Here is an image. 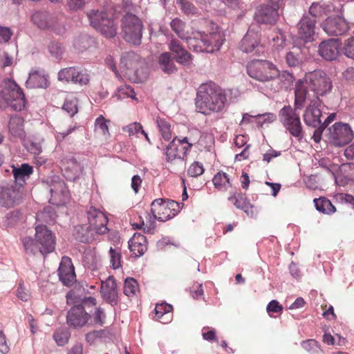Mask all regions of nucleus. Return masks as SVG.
Returning <instances> with one entry per match:
<instances>
[{
    "instance_id": "3",
    "label": "nucleus",
    "mask_w": 354,
    "mask_h": 354,
    "mask_svg": "<svg viewBox=\"0 0 354 354\" xmlns=\"http://www.w3.org/2000/svg\"><path fill=\"white\" fill-rule=\"evenodd\" d=\"M247 72L248 75L260 82L266 84V90L263 93L268 92L267 86H270V84L276 79L279 75V69L271 62L257 59L250 62L247 66Z\"/></svg>"
},
{
    "instance_id": "51",
    "label": "nucleus",
    "mask_w": 354,
    "mask_h": 354,
    "mask_svg": "<svg viewBox=\"0 0 354 354\" xmlns=\"http://www.w3.org/2000/svg\"><path fill=\"white\" fill-rule=\"evenodd\" d=\"M90 80L88 73L85 71L77 67L75 77L73 84L80 86L86 85Z\"/></svg>"
},
{
    "instance_id": "23",
    "label": "nucleus",
    "mask_w": 354,
    "mask_h": 354,
    "mask_svg": "<svg viewBox=\"0 0 354 354\" xmlns=\"http://www.w3.org/2000/svg\"><path fill=\"white\" fill-rule=\"evenodd\" d=\"M316 20L304 15L298 24V35L305 42L310 41L315 34Z\"/></svg>"
},
{
    "instance_id": "49",
    "label": "nucleus",
    "mask_w": 354,
    "mask_h": 354,
    "mask_svg": "<svg viewBox=\"0 0 354 354\" xmlns=\"http://www.w3.org/2000/svg\"><path fill=\"white\" fill-rule=\"evenodd\" d=\"M212 182L215 187L218 189L225 187L227 184L231 186L228 176L224 172H218L213 178Z\"/></svg>"
},
{
    "instance_id": "35",
    "label": "nucleus",
    "mask_w": 354,
    "mask_h": 354,
    "mask_svg": "<svg viewBox=\"0 0 354 354\" xmlns=\"http://www.w3.org/2000/svg\"><path fill=\"white\" fill-rule=\"evenodd\" d=\"M172 310L173 307L170 304L166 303L156 304L154 309L156 317L163 324L168 323L172 317Z\"/></svg>"
},
{
    "instance_id": "62",
    "label": "nucleus",
    "mask_w": 354,
    "mask_h": 354,
    "mask_svg": "<svg viewBox=\"0 0 354 354\" xmlns=\"http://www.w3.org/2000/svg\"><path fill=\"white\" fill-rule=\"evenodd\" d=\"M16 295L18 299L23 301H28L30 297V293L29 290L21 283L19 285Z\"/></svg>"
},
{
    "instance_id": "59",
    "label": "nucleus",
    "mask_w": 354,
    "mask_h": 354,
    "mask_svg": "<svg viewBox=\"0 0 354 354\" xmlns=\"http://www.w3.org/2000/svg\"><path fill=\"white\" fill-rule=\"evenodd\" d=\"M109 254L111 260L110 262L111 263V266L113 269H118L121 267V254L118 250L111 248L109 250Z\"/></svg>"
},
{
    "instance_id": "63",
    "label": "nucleus",
    "mask_w": 354,
    "mask_h": 354,
    "mask_svg": "<svg viewBox=\"0 0 354 354\" xmlns=\"http://www.w3.org/2000/svg\"><path fill=\"white\" fill-rule=\"evenodd\" d=\"M129 247L136 256L140 257L147 251V245H138L135 243H129Z\"/></svg>"
},
{
    "instance_id": "6",
    "label": "nucleus",
    "mask_w": 354,
    "mask_h": 354,
    "mask_svg": "<svg viewBox=\"0 0 354 354\" xmlns=\"http://www.w3.org/2000/svg\"><path fill=\"white\" fill-rule=\"evenodd\" d=\"M279 118L283 127L289 133L300 142L304 137V131L299 114L290 106H285L279 113Z\"/></svg>"
},
{
    "instance_id": "24",
    "label": "nucleus",
    "mask_w": 354,
    "mask_h": 354,
    "mask_svg": "<svg viewBox=\"0 0 354 354\" xmlns=\"http://www.w3.org/2000/svg\"><path fill=\"white\" fill-rule=\"evenodd\" d=\"M278 16V10L276 8L263 5L257 10L254 17L258 23L268 24L274 23Z\"/></svg>"
},
{
    "instance_id": "56",
    "label": "nucleus",
    "mask_w": 354,
    "mask_h": 354,
    "mask_svg": "<svg viewBox=\"0 0 354 354\" xmlns=\"http://www.w3.org/2000/svg\"><path fill=\"white\" fill-rule=\"evenodd\" d=\"M205 169L202 163L195 161L187 169V174L191 177H198L202 175Z\"/></svg>"
},
{
    "instance_id": "37",
    "label": "nucleus",
    "mask_w": 354,
    "mask_h": 354,
    "mask_svg": "<svg viewBox=\"0 0 354 354\" xmlns=\"http://www.w3.org/2000/svg\"><path fill=\"white\" fill-rule=\"evenodd\" d=\"M156 124L162 139L169 141L173 138L171 124L167 120L158 117L156 119Z\"/></svg>"
},
{
    "instance_id": "8",
    "label": "nucleus",
    "mask_w": 354,
    "mask_h": 354,
    "mask_svg": "<svg viewBox=\"0 0 354 354\" xmlns=\"http://www.w3.org/2000/svg\"><path fill=\"white\" fill-rule=\"evenodd\" d=\"M24 198L23 187L15 182L0 184V206L10 208L20 204Z\"/></svg>"
},
{
    "instance_id": "22",
    "label": "nucleus",
    "mask_w": 354,
    "mask_h": 354,
    "mask_svg": "<svg viewBox=\"0 0 354 354\" xmlns=\"http://www.w3.org/2000/svg\"><path fill=\"white\" fill-rule=\"evenodd\" d=\"M168 48L173 53L178 63L185 66L191 64L192 60V55L185 49L178 39L172 37L168 44Z\"/></svg>"
},
{
    "instance_id": "7",
    "label": "nucleus",
    "mask_w": 354,
    "mask_h": 354,
    "mask_svg": "<svg viewBox=\"0 0 354 354\" xmlns=\"http://www.w3.org/2000/svg\"><path fill=\"white\" fill-rule=\"evenodd\" d=\"M303 80L306 82V88L315 93V98L328 95L333 88L330 78L322 70H315L309 73Z\"/></svg>"
},
{
    "instance_id": "36",
    "label": "nucleus",
    "mask_w": 354,
    "mask_h": 354,
    "mask_svg": "<svg viewBox=\"0 0 354 354\" xmlns=\"http://www.w3.org/2000/svg\"><path fill=\"white\" fill-rule=\"evenodd\" d=\"M305 48H301L297 46L292 47V50L286 53V63L290 67L299 66L304 59V51Z\"/></svg>"
},
{
    "instance_id": "60",
    "label": "nucleus",
    "mask_w": 354,
    "mask_h": 354,
    "mask_svg": "<svg viewBox=\"0 0 354 354\" xmlns=\"http://www.w3.org/2000/svg\"><path fill=\"white\" fill-rule=\"evenodd\" d=\"M342 51L347 57L354 58V37H350L345 41Z\"/></svg>"
},
{
    "instance_id": "13",
    "label": "nucleus",
    "mask_w": 354,
    "mask_h": 354,
    "mask_svg": "<svg viewBox=\"0 0 354 354\" xmlns=\"http://www.w3.org/2000/svg\"><path fill=\"white\" fill-rule=\"evenodd\" d=\"M87 218L89 231H93L98 234H104L107 232L108 218L102 212L91 207L87 211Z\"/></svg>"
},
{
    "instance_id": "29",
    "label": "nucleus",
    "mask_w": 354,
    "mask_h": 354,
    "mask_svg": "<svg viewBox=\"0 0 354 354\" xmlns=\"http://www.w3.org/2000/svg\"><path fill=\"white\" fill-rule=\"evenodd\" d=\"M203 37H205V40L208 41L207 45L205 46V51L207 53L219 50L225 41L223 35L219 31L212 32L209 34L203 32Z\"/></svg>"
},
{
    "instance_id": "1",
    "label": "nucleus",
    "mask_w": 354,
    "mask_h": 354,
    "mask_svg": "<svg viewBox=\"0 0 354 354\" xmlns=\"http://www.w3.org/2000/svg\"><path fill=\"white\" fill-rule=\"evenodd\" d=\"M225 102L226 97L223 91L214 83L201 85L197 92L196 106L198 111L204 115L221 111Z\"/></svg>"
},
{
    "instance_id": "12",
    "label": "nucleus",
    "mask_w": 354,
    "mask_h": 354,
    "mask_svg": "<svg viewBox=\"0 0 354 354\" xmlns=\"http://www.w3.org/2000/svg\"><path fill=\"white\" fill-rule=\"evenodd\" d=\"M328 131L330 142L338 147L348 144L354 136L351 127L342 122H335Z\"/></svg>"
},
{
    "instance_id": "16",
    "label": "nucleus",
    "mask_w": 354,
    "mask_h": 354,
    "mask_svg": "<svg viewBox=\"0 0 354 354\" xmlns=\"http://www.w3.org/2000/svg\"><path fill=\"white\" fill-rule=\"evenodd\" d=\"M324 32L329 36H342L349 29L347 21L342 17H330L322 24Z\"/></svg>"
},
{
    "instance_id": "48",
    "label": "nucleus",
    "mask_w": 354,
    "mask_h": 354,
    "mask_svg": "<svg viewBox=\"0 0 354 354\" xmlns=\"http://www.w3.org/2000/svg\"><path fill=\"white\" fill-rule=\"evenodd\" d=\"M108 123H109V120H106L102 115H100L95 122V132L103 136L109 134Z\"/></svg>"
},
{
    "instance_id": "5",
    "label": "nucleus",
    "mask_w": 354,
    "mask_h": 354,
    "mask_svg": "<svg viewBox=\"0 0 354 354\" xmlns=\"http://www.w3.org/2000/svg\"><path fill=\"white\" fill-rule=\"evenodd\" d=\"M121 35L128 43L140 45L142 37L143 24L142 21L135 15L126 14L121 21Z\"/></svg>"
},
{
    "instance_id": "45",
    "label": "nucleus",
    "mask_w": 354,
    "mask_h": 354,
    "mask_svg": "<svg viewBox=\"0 0 354 354\" xmlns=\"http://www.w3.org/2000/svg\"><path fill=\"white\" fill-rule=\"evenodd\" d=\"M170 26L180 39L183 40L187 38L188 34L185 31V24L182 20L178 18L174 19L170 23Z\"/></svg>"
},
{
    "instance_id": "53",
    "label": "nucleus",
    "mask_w": 354,
    "mask_h": 354,
    "mask_svg": "<svg viewBox=\"0 0 354 354\" xmlns=\"http://www.w3.org/2000/svg\"><path fill=\"white\" fill-rule=\"evenodd\" d=\"M88 231H86L83 226L79 225L75 227L73 236L80 242L86 243L90 240Z\"/></svg>"
},
{
    "instance_id": "20",
    "label": "nucleus",
    "mask_w": 354,
    "mask_h": 354,
    "mask_svg": "<svg viewBox=\"0 0 354 354\" xmlns=\"http://www.w3.org/2000/svg\"><path fill=\"white\" fill-rule=\"evenodd\" d=\"M100 292L104 300L111 306H115L118 304V286L115 279L113 276H109L105 281H102Z\"/></svg>"
},
{
    "instance_id": "14",
    "label": "nucleus",
    "mask_w": 354,
    "mask_h": 354,
    "mask_svg": "<svg viewBox=\"0 0 354 354\" xmlns=\"http://www.w3.org/2000/svg\"><path fill=\"white\" fill-rule=\"evenodd\" d=\"M35 238L40 245L41 254H48L55 249V240L51 231L46 225H37L35 227Z\"/></svg>"
},
{
    "instance_id": "26",
    "label": "nucleus",
    "mask_w": 354,
    "mask_h": 354,
    "mask_svg": "<svg viewBox=\"0 0 354 354\" xmlns=\"http://www.w3.org/2000/svg\"><path fill=\"white\" fill-rule=\"evenodd\" d=\"M205 37H203V32H192L191 35L187 36L183 40H185L189 49L197 52H205V46L207 45L208 41L205 40Z\"/></svg>"
},
{
    "instance_id": "46",
    "label": "nucleus",
    "mask_w": 354,
    "mask_h": 354,
    "mask_svg": "<svg viewBox=\"0 0 354 354\" xmlns=\"http://www.w3.org/2000/svg\"><path fill=\"white\" fill-rule=\"evenodd\" d=\"M138 290V283L137 281L132 278L128 277L124 283V293L127 297H131L136 295Z\"/></svg>"
},
{
    "instance_id": "42",
    "label": "nucleus",
    "mask_w": 354,
    "mask_h": 354,
    "mask_svg": "<svg viewBox=\"0 0 354 354\" xmlns=\"http://www.w3.org/2000/svg\"><path fill=\"white\" fill-rule=\"evenodd\" d=\"M62 109L68 113L71 117H73L78 111L77 98L72 94L68 95L65 97Z\"/></svg>"
},
{
    "instance_id": "44",
    "label": "nucleus",
    "mask_w": 354,
    "mask_h": 354,
    "mask_svg": "<svg viewBox=\"0 0 354 354\" xmlns=\"http://www.w3.org/2000/svg\"><path fill=\"white\" fill-rule=\"evenodd\" d=\"M77 67H68L61 69L57 75V79L60 82H74Z\"/></svg>"
},
{
    "instance_id": "38",
    "label": "nucleus",
    "mask_w": 354,
    "mask_h": 354,
    "mask_svg": "<svg viewBox=\"0 0 354 354\" xmlns=\"http://www.w3.org/2000/svg\"><path fill=\"white\" fill-rule=\"evenodd\" d=\"M330 10L329 5L325 3H313L309 8L308 13L306 15H309L310 18L315 19L317 17L326 15Z\"/></svg>"
},
{
    "instance_id": "2",
    "label": "nucleus",
    "mask_w": 354,
    "mask_h": 354,
    "mask_svg": "<svg viewBox=\"0 0 354 354\" xmlns=\"http://www.w3.org/2000/svg\"><path fill=\"white\" fill-rule=\"evenodd\" d=\"M194 140L188 137L175 136L165 149L167 162L176 171H183L186 168V160L191 150Z\"/></svg>"
},
{
    "instance_id": "55",
    "label": "nucleus",
    "mask_w": 354,
    "mask_h": 354,
    "mask_svg": "<svg viewBox=\"0 0 354 354\" xmlns=\"http://www.w3.org/2000/svg\"><path fill=\"white\" fill-rule=\"evenodd\" d=\"M229 201H232L234 205L238 208L244 210L247 212V209L250 206V203L244 198L241 195L232 196L229 198Z\"/></svg>"
},
{
    "instance_id": "64",
    "label": "nucleus",
    "mask_w": 354,
    "mask_h": 354,
    "mask_svg": "<svg viewBox=\"0 0 354 354\" xmlns=\"http://www.w3.org/2000/svg\"><path fill=\"white\" fill-rule=\"evenodd\" d=\"M254 118L258 120V123L261 124V126H262L264 123H271L276 118L275 115L271 113L258 114L254 115Z\"/></svg>"
},
{
    "instance_id": "39",
    "label": "nucleus",
    "mask_w": 354,
    "mask_h": 354,
    "mask_svg": "<svg viewBox=\"0 0 354 354\" xmlns=\"http://www.w3.org/2000/svg\"><path fill=\"white\" fill-rule=\"evenodd\" d=\"M313 202L316 209L324 214L334 213L336 210L335 206L326 198H315Z\"/></svg>"
},
{
    "instance_id": "43",
    "label": "nucleus",
    "mask_w": 354,
    "mask_h": 354,
    "mask_svg": "<svg viewBox=\"0 0 354 354\" xmlns=\"http://www.w3.org/2000/svg\"><path fill=\"white\" fill-rule=\"evenodd\" d=\"M335 117L336 113H330L323 122H321L320 126L314 131L313 135V139L315 142L318 143L320 142L323 131L330 123L335 120Z\"/></svg>"
},
{
    "instance_id": "41",
    "label": "nucleus",
    "mask_w": 354,
    "mask_h": 354,
    "mask_svg": "<svg viewBox=\"0 0 354 354\" xmlns=\"http://www.w3.org/2000/svg\"><path fill=\"white\" fill-rule=\"evenodd\" d=\"M24 250L26 254L35 255L37 253H41L40 245L37 240H34L30 236H26L21 240Z\"/></svg>"
},
{
    "instance_id": "50",
    "label": "nucleus",
    "mask_w": 354,
    "mask_h": 354,
    "mask_svg": "<svg viewBox=\"0 0 354 354\" xmlns=\"http://www.w3.org/2000/svg\"><path fill=\"white\" fill-rule=\"evenodd\" d=\"M301 345L309 354H318L321 351L318 342L313 339L303 341Z\"/></svg>"
},
{
    "instance_id": "9",
    "label": "nucleus",
    "mask_w": 354,
    "mask_h": 354,
    "mask_svg": "<svg viewBox=\"0 0 354 354\" xmlns=\"http://www.w3.org/2000/svg\"><path fill=\"white\" fill-rule=\"evenodd\" d=\"M0 98L3 99L15 111H21L25 106L26 100L24 94L14 80H8L5 82Z\"/></svg>"
},
{
    "instance_id": "27",
    "label": "nucleus",
    "mask_w": 354,
    "mask_h": 354,
    "mask_svg": "<svg viewBox=\"0 0 354 354\" xmlns=\"http://www.w3.org/2000/svg\"><path fill=\"white\" fill-rule=\"evenodd\" d=\"M259 35L252 30H248L241 41L240 48L245 53H252L259 47Z\"/></svg>"
},
{
    "instance_id": "33",
    "label": "nucleus",
    "mask_w": 354,
    "mask_h": 354,
    "mask_svg": "<svg viewBox=\"0 0 354 354\" xmlns=\"http://www.w3.org/2000/svg\"><path fill=\"white\" fill-rule=\"evenodd\" d=\"M33 169L28 164L24 163L19 167H12V173L15 183L21 187L26 179L32 173Z\"/></svg>"
},
{
    "instance_id": "32",
    "label": "nucleus",
    "mask_w": 354,
    "mask_h": 354,
    "mask_svg": "<svg viewBox=\"0 0 354 354\" xmlns=\"http://www.w3.org/2000/svg\"><path fill=\"white\" fill-rule=\"evenodd\" d=\"M26 84L28 88H46L48 86V80L44 73L35 70L29 73Z\"/></svg>"
},
{
    "instance_id": "25",
    "label": "nucleus",
    "mask_w": 354,
    "mask_h": 354,
    "mask_svg": "<svg viewBox=\"0 0 354 354\" xmlns=\"http://www.w3.org/2000/svg\"><path fill=\"white\" fill-rule=\"evenodd\" d=\"M295 77L291 73L287 71L280 73L276 76V79L272 82L270 86H267V90L270 91L277 92L280 89H288L293 83Z\"/></svg>"
},
{
    "instance_id": "31",
    "label": "nucleus",
    "mask_w": 354,
    "mask_h": 354,
    "mask_svg": "<svg viewBox=\"0 0 354 354\" xmlns=\"http://www.w3.org/2000/svg\"><path fill=\"white\" fill-rule=\"evenodd\" d=\"M82 172L81 165L74 158L66 159L64 163V176L70 180H75Z\"/></svg>"
},
{
    "instance_id": "28",
    "label": "nucleus",
    "mask_w": 354,
    "mask_h": 354,
    "mask_svg": "<svg viewBox=\"0 0 354 354\" xmlns=\"http://www.w3.org/2000/svg\"><path fill=\"white\" fill-rule=\"evenodd\" d=\"M174 58L169 52H165L160 55L158 63L159 68L164 73L171 75L177 72L178 68L174 62Z\"/></svg>"
},
{
    "instance_id": "34",
    "label": "nucleus",
    "mask_w": 354,
    "mask_h": 354,
    "mask_svg": "<svg viewBox=\"0 0 354 354\" xmlns=\"http://www.w3.org/2000/svg\"><path fill=\"white\" fill-rule=\"evenodd\" d=\"M54 17L46 11H37L32 14L31 19L39 28L48 29Z\"/></svg>"
},
{
    "instance_id": "10",
    "label": "nucleus",
    "mask_w": 354,
    "mask_h": 354,
    "mask_svg": "<svg viewBox=\"0 0 354 354\" xmlns=\"http://www.w3.org/2000/svg\"><path fill=\"white\" fill-rule=\"evenodd\" d=\"M178 203L174 201H164L162 198L154 200L151 205V212L154 220L165 222L177 214Z\"/></svg>"
},
{
    "instance_id": "18",
    "label": "nucleus",
    "mask_w": 354,
    "mask_h": 354,
    "mask_svg": "<svg viewBox=\"0 0 354 354\" xmlns=\"http://www.w3.org/2000/svg\"><path fill=\"white\" fill-rule=\"evenodd\" d=\"M90 317L82 306L77 305L68 310L67 323L74 328H82L88 322Z\"/></svg>"
},
{
    "instance_id": "58",
    "label": "nucleus",
    "mask_w": 354,
    "mask_h": 354,
    "mask_svg": "<svg viewBox=\"0 0 354 354\" xmlns=\"http://www.w3.org/2000/svg\"><path fill=\"white\" fill-rule=\"evenodd\" d=\"M48 30H50L58 35H63L66 30L63 23L59 21L56 17H54V18L51 19V24Z\"/></svg>"
},
{
    "instance_id": "52",
    "label": "nucleus",
    "mask_w": 354,
    "mask_h": 354,
    "mask_svg": "<svg viewBox=\"0 0 354 354\" xmlns=\"http://www.w3.org/2000/svg\"><path fill=\"white\" fill-rule=\"evenodd\" d=\"M21 123L22 120L21 118L19 117H12L10 118L9 123H8V127L10 131L15 135L21 136Z\"/></svg>"
},
{
    "instance_id": "15",
    "label": "nucleus",
    "mask_w": 354,
    "mask_h": 354,
    "mask_svg": "<svg viewBox=\"0 0 354 354\" xmlns=\"http://www.w3.org/2000/svg\"><path fill=\"white\" fill-rule=\"evenodd\" d=\"M322 101L319 98L312 100L310 104L306 106L304 115V122L308 127L317 129L320 126L322 111L319 108Z\"/></svg>"
},
{
    "instance_id": "57",
    "label": "nucleus",
    "mask_w": 354,
    "mask_h": 354,
    "mask_svg": "<svg viewBox=\"0 0 354 354\" xmlns=\"http://www.w3.org/2000/svg\"><path fill=\"white\" fill-rule=\"evenodd\" d=\"M53 338L59 346H64L68 342L69 333L66 330L59 329L55 332Z\"/></svg>"
},
{
    "instance_id": "4",
    "label": "nucleus",
    "mask_w": 354,
    "mask_h": 354,
    "mask_svg": "<svg viewBox=\"0 0 354 354\" xmlns=\"http://www.w3.org/2000/svg\"><path fill=\"white\" fill-rule=\"evenodd\" d=\"M90 25L106 38H113L117 34L114 21L103 10L92 9L86 12Z\"/></svg>"
},
{
    "instance_id": "30",
    "label": "nucleus",
    "mask_w": 354,
    "mask_h": 354,
    "mask_svg": "<svg viewBox=\"0 0 354 354\" xmlns=\"http://www.w3.org/2000/svg\"><path fill=\"white\" fill-rule=\"evenodd\" d=\"M306 82L300 79L296 82L295 91L294 110H301L304 108L306 100Z\"/></svg>"
},
{
    "instance_id": "21",
    "label": "nucleus",
    "mask_w": 354,
    "mask_h": 354,
    "mask_svg": "<svg viewBox=\"0 0 354 354\" xmlns=\"http://www.w3.org/2000/svg\"><path fill=\"white\" fill-rule=\"evenodd\" d=\"M339 41L335 39H330L320 43L318 53L325 60L333 61L339 56Z\"/></svg>"
},
{
    "instance_id": "40",
    "label": "nucleus",
    "mask_w": 354,
    "mask_h": 354,
    "mask_svg": "<svg viewBox=\"0 0 354 354\" xmlns=\"http://www.w3.org/2000/svg\"><path fill=\"white\" fill-rule=\"evenodd\" d=\"M21 212L19 209L11 211L6 214L2 221V227L5 228L12 227L16 225L21 219Z\"/></svg>"
},
{
    "instance_id": "19",
    "label": "nucleus",
    "mask_w": 354,
    "mask_h": 354,
    "mask_svg": "<svg viewBox=\"0 0 354 354\" xmlns=\"http://www.w3.org/2000/svg\"><path fill=\"white\" fill-rule=\"evenodd\" d=\"M58 275L59 280L66 286H72L75 281V268L69 257H62L58 268Z\"/></svg>"
},
{
    "instance_id": "11",
    "label": "nucleus",
    "mask_w": 354,
    "mask_h": 354,
    "mask_svg": "<svg viewBox=\"0 0 354 354\" xmlns=\"http://www.w3.org/2000/svg\"><path fill=\"white\" fill-rule=\"evenodd\" d=\"M46 185L50 193V203L55 205H62L68 201L69 192L66 187L64 182L60 180L59 177L53 176L50 181H47Z\"/></svg>"
},
{
    "instance_id": "61",
    "label": "nucleus",
    "mask_w": 354,
    "mask_h": 354,
    "mask_svg": "<svg viewBox=\"0 0 354 354\" xmlns=\"http://www.w3.org/2000/svg\"><path fill=\"white\" fill-rule=\"evenodd\" d=\"M180 8L183 12L186 15H194L198 12V9L194 5L187 0H179Z\"/></svg>"
},
{
    "instance_id": "54",
    "label": "nucleus",
    "mask_w": 354,
    "mask_h": 354,
    "mask_svg": "<svg viewBox=\"0 0 354 354\" xmlns=\"http://www.w3.org/2000/svg\"><path fill=\"white\" fill-rule=\"evenodd\" d=\"M50 55L55 59H60L64 53L62 45L58 42H51L48 47Z\"/></svg>"
},
{
    "instance_id": "17",
    "label": "nucleus",
    "mask_w": 354,
    "mask_h": 354,
    "mask_svg": "<svg viewBox=\"0 0 354 354\" xmlns=\"http://www.w3.org/2000/svg\"><path fill=\"white\" fill-rule=\"evenodd\" d=\"M142 64L140 57L134 52L124 53L120 59V69L124 75H137L138 66Z\"/></svg>"
},
{
    "instance_id": "47",
    "label": "nucleus",
    "mask_w": 354,
    "mask_h": 354,
    "mask_svg": "<svg viewBox=\"0 0 354 354\" xmlns=\"http://www.w3.org/2000/svg\"><path fill=\"white\" fill-rule=\"evenodd\" d=\"M51 209L52 208L50 207H48L44 208L43 211L39 212L36 216L37 221L46 223L54 222L55 214Z\"/></svg>"
}]
</instances>
